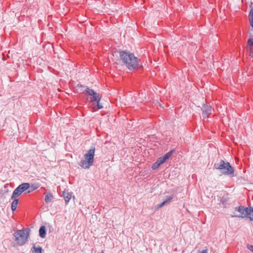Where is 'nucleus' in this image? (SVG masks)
<instances>
[{
  "label": "nucleus",
  "instance_id": "f257e3e1",
  "mask_svg": "<svg viewBox=\"0 0 253 253\" xmlns=\"http://www.w3.org/2000/svg\"><path fill=\"white\" fill-rule=\"evenodd\" d=\"M119 55L121 59L129 70H134L138 66V59L133 53L126 51H120Z\"/></svg>",
  "mask_w": 253,
  "mask_h": 253
},
{
  "label": "nucleus",
  "instance_id": "f03ea898",
  "mask_svg": "<svg viewBox=\"0 0 253 253\" xmlns=\"http://www.w3.org/2000/svg\"><path fill=\"white\" fill-rule=\"evenodd\" d=\"M213 167L214 169L219 170L222 174L229 175L231 177L234 176V168L228 162L220 160L214 163Z\"/></svg>",
  "mask_w": 253,
  "mask_h": 253
},
{
  "label": "nucleus",
  "instance_id": "7ed1b4c3",
  "mask_svg": "<svg viewBox=\"0 0 253 253\" xmlns=\"http://www.w3.org/2000/svg\"><path fill=\"white\" fill-rule=\"evenodd\" d=\"M29 228H25L17 230L13 233L15 241L18 245L22 246L26 243L29 236Z\"/></svg>",
  "mask_w": 253,
  "mask_h": 253
},
{
  "label": "nucleus",
  "instance_id": "20e7f679",
  "mask_svg": "<svg viewBox=\"0 0 253 253\" xmlns=\"http://www.w3.org/2000/svg\"><path fill=\"white\" fill-rule=\"evenodd\" d=\"M95 147L91 146L90 149L84 155L85 160H82L80 165L84 169H88L93 164L94 156L95 153Z\"/></svg>",
  "mask_w": 253,
  "mask_h": 253
},
{
  "label": "nucleus",
  "instance_id": "39448f33",
  "mask_svg": "<svg viewBox=\"0 0 253 253\" xmlns=\"http://www.w3.org/2000/svg\"><path fill=\"white\" fill-rule=\"evenodd\" d=\"M235 211L240 212L239 215H232V217H236L239 218H248L251 220H253V208L250 207L249 208L244 206H239L235 208Z\"/></svg>",
  "mask_w": 253,
  "mask_h": 253
},
{
  "label": "nucleus",
  "instance_id": "423d86ee",
  "mask_svg": "<svg viewBox=\"0 0 253 253\" xmlns=\"http://www.w3.org/2000/svg\"><path fill=\"white\" fill-rule=\"evenodd\" d=\"M29 183H23L19 185L13 191L11 199H15L19 196L23 192H26L29 188Z\"/></svg>",
  "mask_w": 253,
  "mask_h": 253
},
{
  "label": "nucleus",
  "instance_id": "0eeeda50",
  "mask_svg": "<svg viewBox=\"0 0 253 253\" xmlns=\"http://www.w3.org/2000/svg\"><path fill=\"white\" fill-rule=\"evenodd\" d=\"M84 93L87 94L90 96V101L91 102H96V101H100L101 97L99 94L94 91L93 89H90L86 87L85 89L83 92Z\"/></svg>",
  "mask_w": 253,
  "mask_h": 253
},
{
  "label": "nucleus",
  "instance_id": "6e6552de",
  "mask_svg": "<svg viewBox=\"0 0 253 253\" xmlns=\"http://www.w3.org/2000/svg\"><path fill=\"white\" fill-rule=\"evenodd\" d=\"M202 117L204 118H207L209 115L211 113L212 108L210 105L204 104L202 108Z\"/></svg>",
  "mask_w": 253,
  "mask_h": 253
},
{
  "label": "nucleus",
  "instance_id": "1a4fd4ad",
  "mask_svg": "<svg viewBox=\"0 0 253 253\" xmlns=\"http://www.w3.org/2000/svg\"><path fill=\"white\" fill-rule=\"evenodd\" d=\"M173 199V196H167V199L163 202L162 203L160 204H158L156 206V208L157 209H159L160 208H162L163 206H165L166 205L169 204L171 202V200Z\"/></svg>",
  "mask_w": 253,
  "mask_h": 253
},
{
  "label": "nucleus",
  "instance_id": "9d476101",
  "mask_svg": "<svg viewBox=\"0 0 253 253\" xmlns=\"http://www.w3.org/2000/svg\"><path fill=\"white\" fill-rule=\"evenodd\" d=\"M173 199V196H167V199L163 202L162 203L160 204H158L156 206V208L157 209H159L160 208H162L163 206H165L166 205L169 204L171 202V200Z\"/></svg>",
  "mask_w": 253,
  "mask_h": 253
},
{
  "label": "nucleus",
  "instance_id": "9b49d317",
  "mask_svg": "<svg viewBox=\"0 0 253 253\" xmlns=\"http://www.w3.org/2000/svg\"><path fill=\"white\" fill-rule=\"evenodd\" d=\"M63 197L65 200L66 205H67L70 201L72 197V195L70 193L66 192L65 191L63 192Z\"/></svg>",
  "mask_w": 253,
  "mask_h": 253
},
{
  "label": "nucleus",
  "instance_id": "f8f14e48",
  "mask_svg": "<svg viewBox=\"0 0 253 253\" xmlns=\"http://www.w3.org/2000/svg\"><path fill=\"white\" fill-rule=\"evenodd\" d=\"M248 48L250 50V55H253V39H249L248 41Z\"/></svg>",
  "mask_w": 253,
  "mask_h": 253
},
{
  "label": "nucleus",
  "instance_id": "ddd939ff",
  "mask_svg": "<svg viewBox=\"0 0 253 253\" xmlns=\"http://www.w3.org/2000/svg\"><path fill=\"white\" fill-rule=\"evenodd\" d=\"M46 228L44 226H42L39 229V235L42 238H44L46 236Z\"/></svg>",
  "mask_w": 253,
  "mask_h": 253
},
{
  "label": "nucleus",
  "instance_id": "4468645a",
  "mask_svg": "<svg viewBox=\"0 0 253 253\" xmlns=\"http://www.w3.org/2000/svg\"><path fill=\"white\" fill-rule=\"evenodd\" d=\"M39 187V185H35V184H32L30 185L29 184V188H28L27 191L25 192V193H30L36 189H37Z\"/></svg>",
  "mask_w": 253,
  "mask_h": 253
},
{
  "label": "nucleus",
  "instance_id": "2eb2a0df",
  "mask_svg": "<svg viewBox=\"0 0 253 253\" xmlns=\"http://www.w3.org/2000/svg\"><path fill=\"white\" fill-rule=\"evenodd\" d=\"M13 200V202L11 203V210L12 211H14L16 210L17 205L18 204V200L16 198L15 199H12Z\"/></svg>",
  "mask_w": 253,
  "mask_h": 253
},
{
  "label": "nucleus",
  "instance_id": "dca6fc26",
  "mask_svg": "<svg viewBox=\"0 0 253 253\" xmlns=\"http://www.w3.org/2000/svg\"><path fill=\"white\" fill-rule=\"evenodd\" d=\"M52 199H53L52 195L50 193H48L46 194V195L45 196L44 200H45V203L48 204L51 202Z\"/></svg>",
  "mask_w": 253,
  "mask_h": 253
},
{
  "label": "nucleus",
  "instance_id": "f3484780",
  "mask_svg": "<svg viewBox=\"0 0 253 253\" xmlns=\"http://www.w3.org/2000/svg\"><path fill=\"white\" fill-rule=\"evenodd\" d=\"M32 251L33 252V253H42V247L39 246L38 247L34 246L32 249Z\"/></svg>",
  "mask_w": 253,
  "mask_h": 253
},
{
  "label": "nucleus",
  "instance_id": "a211bd4d",
  "mask_svg": "<svg viewBox=\"0 0 253 253\" xmlns=\"http://www.w3.org/2000/svg\"><path fill=\"white\" fill-rule=\"evenodd\" d=\"M249 18L251 24V26L253 28V8H252L249 15Z\"/></svg>",
  "mask_w": 253,
  "mask_h": 253
},
{
  "label": "nucleus",
  "instance_id": "6ab92c4d",
  "mask_svg": "<svg viewBox=\"0 0 253 253\" xmlns=\"http://www.w3.org/2000/svg\"><path fill=\"white\" fill-rule=\"evenodd\" d=\"M174 152L175 150L174 149L171 150L169 152L167 153L164 156L167 160L172 155Z\"/></svg>",
  "mask_w": 253,
  "mask_h": 253
},
{
  "label": "nucleus",
  "instance_id": "aec40b11",
  "mask_svg": "<svg viewBox=\"0 0 253 253\" xmlns=\"http://www.w3.org/2000/svg\"><path fill=\"white\" fill-rule=\"evenodd\" d=\"M161 165V164L160 163L159 161L157 160V161L153 164V165L152 166V169H158Z\"/></svg>",
  "mask_w": 253,
  "mask_h": 253
},
{
  "label": "nucleus",
  "instance_id": "412c9836",
  "mask_svg": "<svg viewBox=\"0 0 253 253\" xmlns=\"http://www.w3.org/2000/svg\"><path fill=\"white\" fill-rule=\"evenodd\" d=\"M157 160L159 161V162H160V163L161 165L164 164V163H165L167 161L166 159L164 157V156L162 157H159Z\"/></svg>",
  "mask_w": 253,
  "mask_h": 253
},
{
  "label": "nucleus",
  "instance_id": "4be33fe9",
  "mask_svg": "<svg viewBox=\"0 0 253 253\" xmlns=\"http://www.w3.org/2000/svg\"><path fill=\"white\" fill-rule=\"evenodd\" d=\"M95 102L97 104V106L98 109H100L103 108V106L100 104V101H96Z\"/></svg>",
  "mask_w": 253,
  "mask_h": 253
},
{
  "label": "nucleus",
  "instance_id": "5701e85b",
  "mask_svg": "<svg viewBox=\"0 0 253 253\" xmlns=\"http://www.w3.org/2000/svg\"><path fill=\"white\" fill-rule=\"evenodd\" d=\"M227 203V200L226 199H224V198H222L221 200H220V204L221 203H222L223 205H225Z\"/></svg>",
  "mask_w": 253,
  "mask_h": 253
},
{
  "label": "nucleus",
  "instance_id": "b1692460",
  "mask_svg": "<svg viewBox=\"0 0 253 253\" xmlns=\"http://www.w3.org/2000/svg\"><path fill=\"white\" fill-rule=\"evenodd\" d=\"M248 249L253 253V245H249L247 246Z\"/></svg>",
  "mask_w": 253,
  "mask_h": 253
},
{
  "label": "nucleus",
  "instance_id": "393cba45",
  "mask_svg": "<svg viewBox=\"0 0 253 253\" xmlns=\"http://www.w3.org/2000/svg\"><path fill=\"white\" fill-rule=\"evenodd\" d=\"M201 253H208V250L207 249H206V250H203Z\"/></svg>",
  "mask_w": 253,
  "mask_h": 253
}]
</instances>
